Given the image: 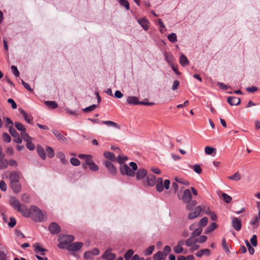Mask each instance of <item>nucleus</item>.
<instances>
[{"instance_id":"5fc2aeb1","label":"nucleus","mask_w":260,"mask_h":260,"mask_svg":"<svg viewBox=\"0 0 260 260\" xmlns=\"http://www.w3.org/2000/svg\"><path fill=\"white\" fill-rule=\"evenodd\" d=\"M70 162L74 166H78L80 165V160L75 157H72L70 159Z\"/></svg>"},{"instance_id":"c756f323","label":"nucleus","mask_w":260,"mask_h":260,"mask_svg":"<svg viewBox=\"0 0 260 260\" xmlns=\"http://www.w3.org/2000/svg\"><path fill=\"white\" fill-rule=\"evenodd\" d=\"M104 156L107 159L112 161H116L115 155L113 152L110 151H105L104 153Z\"/></svg>"},{"instance_id":"f257e3e1","label":"nucleus","mask_w":260,"mask_h":260,"mask_svg":"<svg viewBox=\"0 0 260 260\" xmlns=\"http://www.w3.org/2000/svg\"><path fill=\"white\" fill-rule=\"evenodd\" d=\"M30 218L35 222H42L43 221L44 214L42 211L36 206H30Z\"/></svg>"},{"instance_id":"bb28decb","label":"nucleus","mask_w":260,"mask_h":260,"mask_svg":"<svg viewBox=\"0 0 260 260\" xmlns=\"http://www.w3.org/2000/svg\"><path fill=\"white\" fill-rule=\"evenodd\" d=\"M232 223L233 228H242L241 220L237 217H233Z\"/></svg>"},{"instance_id":"f3484780","label":"nucleus","mask_w":260,"mask_h":260,"mask_svg":"<svg viewBox=\"0 0 260 260\" xmlns=\"http://www.w3.org/2000/svg\"><path fill=\"white\" fill-rule=\"evenodd\" d=\"M147 185L149 186H153L156 183V177L153 174H149L147 176Z\"/></svg>"},{"instance_id":"69168bd1","label":"nucleus","mask_w":260,"mask_h":260,"mask_svg":"<svg viewBox=\"0 0 260 260\" xmlns=\"http://www.w3.org/2000/svg\"><path fill=\"white\" fill-rule=\"evenodd\" d=\"M21 84L23 85L24 87L27 90L30 92L33 91V89L31 88L30 86L28 83L23 81L22 79H21Z\"/></svg>"},{"instance_id":"423d86ee","label":"nucleus","mask_w":260,"mask_h":260,"mask_svg":"<svg viewBox=\"0 0 260 260\" xmlns=\"http://www.w3.org/2000/svg\"><path fill=\"white\" fill-rule=\"evenodd\" d=\"M178 198L180 200H182L184 203L188 202V201L191 200L192 195L191 192L189 189H186L183 191V194L181 198H180L179 194H177Z\"/></svg>"},{"instance_id":"864d4df0","label":"nucleus","mask_w":260,"mask_h":260,"mask_svg":"<svg viewBox=\"0 0 260 260\" xmlns=\"http://www.w3.org/2000/svg\"><path fill=\"white\" fill-rule=\"evenodd\" d=\"M216 150V149L210 147V146H206L205 148V152L207 154L211 155L212 153Z\"/></svg>"},{"instance_id":"052dcab7","label":"nucleus","mask_w":260,"mask_h":260,"mask_svg":"<svg viewBox=\"0 0 260 260\" xmlns=\"http://www.w3.org/2000/svg\"><path fill=\"white\" fill-rule=\"evenodd\" d=\"M183 251V248L182 246H180V245L176 246L174 248V251L175 253L177 254H180Z\"/></svg>"},{"instance_id":"0eeeda50","label":"nucleus","mask_w":260,"mask_h":260,"mask_svg":"<svg viewBox=\"0 0 260 260\" xmlns=\"http://www.w3.org/2000/svg\"><path fill=\"white\" fill-rule=\"evenodd\" d=\"M75 239V237L71 235H62L61 236H59L58 241H63V243L65 244H68L69 243L73 242Z\"/></svg>"},{"instance_id":"a878e982","label":"nucleus","mask_w":260,"mask_h":260,"mask_svg":"<svg viewBox=\"0 0 260 260\" xmlns=\"http://www.w3.org/2000/svg\"><path fill=\"white\" fill-rule=\"evenodd\" d=\"M101 123L102 124H104L108 126L113 127L115 128L120 129V126L116 122L110 121V120H106V121H102Z\"/></svg>"},{"instance_id":"338daca9","label":"nucleus","mask_w":260,"mask_h":260,"mask_svg":"<svg viewBox=\"0 0 260 260\" xmlns=\"http://www.w3.org/2000/svg\"><path fill=\"white\" fill-rule=\"evenodd\" d=\"M208 222V218L204 217L202 218L199 222V225L200 226H205L207 225Z\"/></svg>"},{"instance_id":"9b49d317","label":"nucleus","mask_w":260,"mask_h":260,"mask_svg":"<svg viewBox=\"0 0 260 260\" xmlns=\"http://www.w3.org/2000/svg\"><path fill=\"white\" fill-rule=\"evenodd\" d=\"M17 211L20 212L24 217H30V208L29 209H28V208L24 205H22L17 210Z\"/></svg>"},{"instance_id":"cd10ccee","label":"nucleus","mask_w":260,"mask_h":260,"mask_svg":"<svg viewBox=\"0 0 260 260\" xmlns=\"http://www.w3.org/2000/svg\"><path fill=\"white\" fill-rule=\"evenodd\" d=\"M197 242V238L191 236V237L185 241V244L188 247H190L194 245Z\"/></svg>"},{"instance_id":"2eb2a0df","label":"nucleus","mask_w":260,"mask_h":260,"mask_svg":"<svg viewBox=\"0 0 260 260\" xmlns=\"http://www.w3.org/2000/svg\"><path fill=\"white\" fill-rule=\"evenodd\" d=\"M10 205L16 210H18L22 205L20 204L19 201L15 197H11L9 201Z\"/></svg>"},{"instance_id":"4be33fe9","label":"nucleus","mask_w":260,"mask_h":260,"mask_svg":"<svg viewBox=\"0 0 260 260\" xmlns=\"http://www.w3.org/2000/svg\"><path fill=\"white\" fill-rule=\"evenodd\" d=\"M36 149L39 156L43 160H45L46 158V155L43 147L40 145H38L37 146Z\"/></svg>"},{"instance_id":"4468645a","label":"nucleus","mask_w":260,"mask_h":260,"mask_svg":"<svg viewBox=\"0 0 260 260\" xmlns=\"http://www.w3.org/2000/svg\"><path fill=\"white\" fill-rule=\"evenodd\" d=\"M227 102L231 106H237L241 103V99L236 96H229L227 99Z\"/></svg>"},{"instance_id":"603ef678","label":"nucleus","mask_w":260,"mask_h":260,"mask_svg":"<svg viewBox=\"0 0 260 260\" xmlns=\"http://www.w3.org/2000/svg\"><path fill=\"white\" fill-rule=\"evenodd\" d=\"M98 107V106L95 104H93L89 107H86L85 108L83 109V112L85 113L91 112L94 109H95Z\"/></svg>"},{"instance_id":"5701e85b","label":"nucleus","mask_w":260,"mask_h":260,"mask_svg":"<svg viewBox=\"0 0 260 260\" xmlns=\"http://www.w3.org/2000/svg\"><path fill=\"white\" fill-rule=\"evenodd\" d=\"M156 189L159 192L164 190L163 180L162 178H158L156 181Z\"/></svg>"},{"instance_id":"c9c22d12","label":"nucleus","mask_w":260,"mask_h":260,"mask_svg":"<svg viewBox=\"0 0 260 260\" xmlns=\"http://www.w3.org/2000/svg\"><path fill=\"white\" fill-rule=\"evenodd\" d=\"M14 125L17 129L20 132V133L26 131V129L24 125L19 122H15Z\"/></svg>"},{"instance_id":"680f3d73","label":"nucleus","mask_w":260,"mask_h":260,"mask_svg":"<svg viewBox=\"0 0 260 260\" xmlns=\"http://www.w3.org/2000/svg\"><path fill=\"white\" fill-rule=\"evenodd\" d=\"M203 229H196V230L192 233L191 236L196 237L199 236L203 232Z\"/></svg>"},{"instance_id":"7ed1b4c3","label":"nucleus","mask_w":260,"mask_h":260,"mask_svg":"<svg viewBox=\"0 0 260 260\" xmlns=\"http://www.w3.org/2000/svg\"><path fill=\"white\" fill-rule=\"evenodd\" d=\"M83 243L81 242H76L71 243L66 246V249L70 251H77L81 249Z\"/></svg>"},{"instance_id":"ddd939ff","label":"nucleus","mask_w":260,"mask_h":260,"mask_svg":"<svg viewBox=\"0 0 260 260\" xmlns=\"http://www.w3.org/2000/svg\"><path fill=\"white\" fill-rule=\"evenodd\" d=\"M85 163L89 166V169L90 171L95 172L99 170V167L93 161V160L89 158H87L85 160Z\"/></svg>"},{"instance_id":"f8f14e48","label":"nucleus","mask_w":260,"mask_h":260,"mask_svg":"<svg viewBox=\"0 0 260 260\" xmlns=\"http://www.w3.org/2000/svg\"><path fill=\"white\" fill-rule=\"evenodd\" d=\"M137 22L146 31L148 29L150 22L146 18L138 19Z\"/></svg>"},{"instance_id":"a211bd4d","label":"nucleus","mask_w":260,"mask_h":260,"mask_svg":"<svg viewBox=\"0 0 260 260\" xmlns=\"http://www.w3.org/2000/svg\"><path fill=\"white\" fill-rule=\"evenodd\" d=\"M20 173L17 171H12L9 175L10 181H19Z\"/></svg>"},{"instance_id":"72a5a7b5","label":"nucleus","mask_w":260,"mask_h":260,"mask_svg":"<svg viewBox=\"0 0 260 260\" xmlns=\"http://www.w3.org/2000/svg\"><path fill=\"white\" fill-rule=\"evenodd\" d=\"M20 112L21 115L23 116L25 120L28 123H30L32 119L22 109L20 110Z\"/></svg>"},{"instance_id":"a18cd8bd","label":"nucleus","mask_w":260,"mask_h":260,"mask_svg":"<svg viewBox=\"0 0 260 260\" xmlns=\"http://www.w3.org/2000/svg\"><path fill=\"white\" fill-rule=\"evenodd\" d=\"M119 4L124 7L126 10H129V4L127 0H118Z\"/></svg>"},{"instance_id":"58836bf2","label":"nucleus","mask_w":260,"mask_h":260,"mask_svg":"<svg viewBox=\"0 0 260 260\" xmlns=\"http://www.w3.org/2000/svg\"><path fill=\"white\" fill-rule=\"evenodd\" d=\"M168 39L172 43H175L177 41V35L174 32L169 34L168 36Z\"/></svg>"},{"instance_id":"de8ad7c7","label":"nucleus","mask_w":260,"mask_h":260,"mask_svg":"<svg viewBox=\"0 0 260 260\" xmlns=\"http://www.w3.org/2000/svg\"><path fill=\"white\" fill-rule=\"evenodd\" d=\"M155 247L153 245H151L145 249L144 251V255L146 256L149 255L152 253L154 250Z\"/></svg>"},{"instance_id":"6e6d98bb","label":"nucleus","mask_w":260,"mask_h":260,"mask_svg":"<svg viewBox=\"0 0 260 260\" xmlns=\"http://www.w3.org/2000/svg\"><path fill=\"white\" fill-rule=\"evenodd\" d=\"M11 68L12 70V72L13 73V75L16 77H19L20 75V73L17 69V67L15 66H12Z\"/></svg>"},{"instance_id":"aec40b11","label":"nucleus","mask_w":260,"mask_h":260,"mask_svg":"<svg viewBox=\"0 0 260 260\" xmlns=\"http://www.w3.org/2000/svg\"><path fill=\"white\" fill-rule=\"evenodd\" d=\"M126 102L129 105H138L139 99L135 96H128L127 98Z\"/></svg>"},{"instance_id":"49530a36","label":"nucleus","mask_w":260,"mask_h":260,"mask_svg":"<svg viewBox=\"0 0 260 260\" xmlns=\"http://www.w3.org/2000/svg\"><path fill=\"white\" fill-rule=\"evenodd\" d=\"M222 247L223 249L225 251L226 253H229L230 251L229 250L228 245L226 244L225 238L224 237L222 240Z\"/></svg>"},{"instance_id":"09e8293b","label":"nucleus","mask_w":260,"mask_h":260,"mask_svg":"<svg viewBox=\"0 0 260 260\" xmlns=\"http://www.w3.org/2000/svg\"><path fill=\"white\" fill-rule=\"evenodd\" d=\"M228 178L232 180L239 181L241 179V175L239 173L236 172L234 175L229 176Z\"/></svg>"},{"instance_id":"4d7b16f0","label":"nucleus","mask_w":260,"mask_h":260,"mask_svg":"<svg viewBox=\"0 0 260 260\" xmlns=\"http://www.w3.org/2000/svg\"><path fill=\"white\" fill-rule=\"evenodd\" d=\"M191 168H192L194 171L198 174H200L202 172V169L199 165L196 164L193 166H191Z\"/></svg>"},{"instance_id":"8fccbe9b","label":"nucleus","mask_w":260,"mask_h":260,"mask_svg":"<svg viewBox=\"0 0 260 260\" xmlns=\"http://www.w3.org/2000/svg\"><path fill=\"white\" fill-rule=\"evenodd\" d=\"M177 260H195L193 255H189L187 256L180 255L178 257Z\"/></svg>"},{"instance_id":"20e7f679","label":"nucleus","mask_w":260,"mask_h":260,"mask_svg":"<svg viewBox=\"0 0 260 260\" xmlns=\"http://www.w3.org/2000/svg\"><path fill=\"white\" fill-rule=\"evenodd\" d=\"M9 131L11 135L14 138V141L15 143L18 144H20L22 143V140L20 138L19 134L12 125L9 126Z\"/></svg>"},{"instance_id":"f704fd0d","label":"nucleus","mask_w":260,"mask_h":260,"mask_svg":"<svg viewBox=\"0 0 260 260\" xmlns=\"http://www.w3.org/2000/svg\"><path fill=\"white\" fill-rule=\"evenodd\" d=\"M154 260H164L165 257L162 252L159 251L153 255Z\"/></svg>"},{"instance_id":"1a4fd4ad","label":"nucleus","mask_w":260,"mask_h":260,"mask_svg":"<svg viewBox=\"0 0 260 260\" xmlns=\"http://www.w3.org/2000/svg\"><path fill=\"white\" fill-rule=\"evenodd\" d=\"M10 186L15 193H18L21 190V185L19 181H10Z\"/></svg>"},{"instance_id":"dca6fc26","label":"nucleus","mask_w":260,"mask_h":260,"mask_svg":"<svg viewBox=\"0 0 260 260\" xmlns=\"http://www.w3.org/2000/svg\"><path fill=\"white\" fill-rule=\"evenodd\" d=\"M147 174V171L146 169H139L136 173V178L138 180H141L146 177Z\"/></svg>"},{"instance_id":"b1692460","label":"nucleus","mask_w":260,"mask_h":260,"mask_svg":"<svg viewBox=\"0 0 260 260\" xmlns=\"http://www.w3.org/2000/svg\"><path fill=\"white\" fill-rule=\"evenodd\" d=\"M164 55L165 58V60L168 63L169 65L173 64L174 57L171 52H165L164 54Z\"/></svg>"},{"instance_id":"f03ea898","label":"nucleus","mask_w":260,"mask_h":260,"mask_svg":"<svg viewBox=\"0 0 260 260\" xmlns=\"http://www.w3.org/2000/svg\"><path fill=\"white\" fill-rule=\"evenodd\" d=\"M120 172L122 175H127L129 177H134L135 175V172L126 164L120 165Z\"/></svg>"},{"instance_id":"774afa93","label":"nucleus","mask_w":260,"mask_h":260,"mask_svg":"<svg viewBox=\"0 0 260 260\" xmlns=\"http://www.w3.org/2000/svg\"><path fill=\"white\" fill-rule=\"evenodd\" d=\"M217 84L224 90H226L228 89L231 88V86L227 85L222 82H217Z\"/></svg>"},{"instance_id":"2f4dec72","label":"nucleus","mask_w":260,"mask_h":260,"mask_svg":"<svg viewBox=\"0 0 260 260\" xmlns=\"http://www.w3.org/2000/svg\"><path fill=\"white\" fill-rule=\"evenodd\" d=\"M56 157L59 159L62 164H66L68 162V161L66 159V156L62 152H58L56 153Z\"/></svg>"},{"instance_id":"bf43d9fd","label":"nucleus","mask_w":260,"mask_h":260,"mask_svg":"<svg viewBox=\"0 0 260 260\" xmlns=\"http://www.w3.org/2000/svg\"><path fill=\"white\" fill-rule=\"evenodd\" d=\"M209 212H207V214L210 215V218L212 221H216L217 219V215L215 213L212 212L209 208H208Z\"/></svg>"},{"instance_id":"4c0bfd02","label":"nucleus","mask_w":260,"mask_h":260,"mask_svg":"<svg viewBox=\"0 0 260 260\" xmlns=\"http://www.w3.org/2000/svg\"><path fill=\"white\" fill-rule=\"evenodd\" d=\"M259 219L255 215L250 221V224L252 226H258Z\"/></svg>"},{"instance_id":"0e129e2a","label":"nucleus","mask_w":260,"mask_h":260,"mask_svg":"<svg viewBox=\"0 0 260 260\" xmlns=\"http://www.w3.org/2000/svg\"><path fill=\"white\" fill-rule=\"evenodd\" d=\"M26 148L30 151L34 150L35 148V146L32 143L31 141H28L27 142H26Z\"/></svg>"},{"instance_id":"7c9ffc66","label":"nucleus","mask_w":260,"mask_h":260,"mask_svg":"<svg viewBox=\"0 0 260 260\" xmlns=\"http://www.w3.org/2000/svg\"><path fill=\"white\" fill-rule=\"evenodd\" d=\"M44 104L47 107L53 109L57 108L58 106L57 103L55 101H46Z\"/></svg>"},{"instance_id":"79ce46f5","label":"nucleus","mask_w":260,"mask_h":260,"mask_svg":"<svg viewBox=\"0 0 260 260\" xmlns=\"http://www.w3.org/2000/svg\"><path fill=\"white\" fill-rule=\"evenodd\" d=\"M134 251L133 249H128L124 255V257L125 260H129L132 257Z\"/></svg>"},{"instance_id":"e2e57ef3","label":"nucleus","mask_w":260,"mask_h":260,"mask_svg":"<svg viewBox=\"0 0 260 260\" xmlns=\"http://www.w3.org/2000/svg\"><path fill=\"white\" fill-rule=\"evenodd\" d=\"M65 111L66 112L70 114V115H78L79 114V113L78 112V111L77 110H72L71 109H70L69 108L67 107L65 108Z\"/></svg>"},{"instance_id":"393cba45","label":"nucleus","mask_w":260,"mask_h":260,"mask_svg":"<svg viewBox=\"0 0 260 260\" xmlns=\"http://www.w3.org/2000/svg\"><path fill=\"white\" fill-rule=\"evenodd\" d=\"M179 62L182 67H184L189 64V61L187 57L184 54H182L180 56Z\"/></svg>"},{"instance_id":"e433bc0d","label":"nucleus","mask_w":260,"mask_h":260,"mask_svg":"<svg viewBox=\"0 0 260 260\" xmlns=\"http://www.w3.org/2000/svg\"><path fill=\"white\" fill-rule=\"evenodd\" d=\"M127 159L128 158L126 156H121V155H119L116 158V160L120 164V166L124 164V162L127 160Z\"/></svg>"},{"instance_id":"9d476101","label":"nucleus","mask_w":260,"mask_h":260,"mask_svg":"<svg viewBox=\"0 0 260 260\" xmlns=\"http://www.w3.org/2000/svg\"><path fill=\"white\" fill-rule=\"evenodd\" d=\"M202 209L200 206L195 208L194 211H191L188 215V218L189 219H193L198 217L202 212Z\"/></svg>"},{"instance_id":"a19ab883","label":"nucleus","mask_w":260,"mask_h":260,"mask_svg":"<svg viewBox=\"0 0 260 260\" xmlns=\"http://www.w3.org/2000/svg\"><path fill=\"white\" fill-rule=\"evenodd\" d=\"M47 156L49 158H52L54 156L53 149L50 146H47L46 148Z\"/></svg>"},{"instance_id":"c85d7f7f","label":"nucleus","mask_w":260,"mask_h":260,"mask_svg":"<svg viewBox=\"0 0 260 260\" xmlns=\"http://www.w3.org/2000/svg\"><path fill=\"white\" fill-rule=\"evenodd\" d=\"M210 254V250L209 249H204L198 251L196 253V255L198 257H201L203 255L207 256L209 255Z\"/></svg>"},{"instance_id":"6e6552de","label":"nucleus","mask_w":260,"mask_h":260,"mask_svg":"<svg viewBox=\"0 0 260 260\" xmlns=\"http://www.w3.org/2000/svg\"><path fill=\"white\" fill-rule=\"evenodd\" d=\"M104 165L105 167L107 169L108 171L112 174V175H115L117 172V170L114 165L112 162H111L109 160H106L104 162Z\"/></svg>"},{"instance_id":"39448f33","label":"nucleus","mask_w":260,"mask_h":260,"mask_svg":"<svg viewBox=\"0 0 260 260\" xmlns=\"http://www.w3.org/2000/svg\"><path fill=\"white\" fill-rule=\"evenodd\" d=\"M112 249L111 248H108L102 255L101 258L106 260H114L116 257V255L112 253Z\"/></svg>"},{"instance_id":"412c9836","label":"nucleus","mask_w":260,"mask_h":260,"mask_svg":"<svg viewBox=\"0 0 260 260\" xmlns=\"http://www.w3.org/2000/svg\"><path fill=\"white\" fill-rule=\"evenodd\" d=\"M34 251L36 253L41 252V254L42 255H45V252L47 251L46 249H45L40 246V244L39 243H36L34 245Z\"/></svg>"},{"instance_id":"ea45409f","label":"nucleus","mask_w":260,"mask_h":260,"mask_svg":"<svg viewBox=\"0 0 260 260\" xmlns=\"http://www.w3.org/2000/svg\"><path fill=\"white\" fill-rule=\"evenodd\" d=\"M221 197L226 203H230L232 200V198L225 193H222Z\"/></svg>"},{"instance_id":"c03bdc74","label":"nucleus","mask_w":260,"mask_h":260,"mask_svg":"<svg viewBox=\"0 0 260 260\" xmlns=\"http://www.w3.org/2000/svg\"><path fill=\"white\" fill-rule=\"evenodd\" d=\"M21 135L24 141L27 142L28 141H32V138L26 133V131L21 133Z\"/></svg>"},{"instance_id":"6ab92c4d","label":"nucleus","mask_w":260,"mask_h":260,"mask_svg":"<svg viewBox=\"0 0 260 260\" xmlns=\"http://www.w3.org/2000/svg\"><path fill=\"white\" fill-rule=\"evenodd\" d=\"M52 132L59 141L64 142L67 140V138L58 131L54 129L52 130Z\"/></svg>"},{"instance_id":"3c124183","label":"nucleus","mask_w":260,"mask_h":260,"mask_svg":"<svg viewBox=\"0 0 260 260\" xmlns=\"http://www.w3.org/2000/svg\"><path fill=\"white\" fill-rule=\"evenodd\" d=\"M175 180L179 183H181L183 185H189V183L188 181L186 180H184L181 178H178V177H175Z\"/></svg>"},{"instance_id":"37998d69","label":"nucleus","mask_w":260,"mask_h":260,"mask_svg":"<svg viewBox=\"0 0 260 260\" xmlns=\"http://www.w3.org/2000/svg\"><path fill=\"white\" fill-rule=\"evenodd\" d=\"M8 166V161L5 159L0 160V170L6 169Z\"/></svg>"},{"instance_id":"13d9d810","label":"nucleus","mask_w":260,"mask_h":260,"mask_svg":"<svg viewBox=\"0 0 260 260\" xmlns=\"http://www.w3.org/2000/svg\"><path fill=\"white\" fill-rule=\"evenodd\" d=\"M3 138L4 141L6 143H10L11 141V137L6 132L3 134Z\"/></svg>"},{"instance_id":"473e14b6","label":"nucleus","mask_w":260,"mask_h":260,"mask_svg":"<svg viewBox=\"0 0 260 260\" xmlns=\"http://www.w3.org/2000/svg\"><path fill=\"white\" fill-rule=\"evenodd\" d=\"M186 209L188 210H191L197 204V202L194 200H190L188 202H186Z\"/></svg>"}]
</instances>
